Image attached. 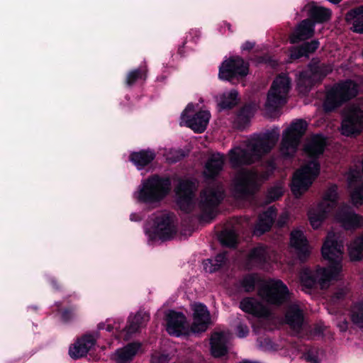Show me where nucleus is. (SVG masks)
Returning a JSON list of instances; mask_svg holds the SVG:
<instances>
[{
	"label": "nucleus",
	"mask_w": 363,
	"mask_h": 363,
	"mask_svg": "<svg viewBox=\"0 0 363 363\" xmlns=\"http://www.w3.org/2000/svg\"><path fill=\"white\" fill-rule=\"evenodd\" d=\"M193 111L194 105L192 104H189L182 113L181 123H184V125L191 128L195 132L202 133L206 130L208 124L211 113L208 111H201L196 113L193 117L190 118L188 116V113Z\"/></svg>",
	"instance_id": "2eb2a0df"
},
{
	"label": "nucleus",
	"mask_w": 363,
	"mask_h": 363,
	"mask_svg": "<svg viewBox=\"0 0 363 363\" xmlns=\"http://www.w3.org/2000/svg\"><path fill=\"white\" fill-rule=\"evenodd\" d=\"M296 82L300 93L306 94L310 92L318 82V62L315 59L296 75Z\"/></svg>",
	"instance_id": "4468645a"
},
{
	"label": "nucleus",
	"mask_w": 363,
	"mask_h": 363,
	"mask_svg": "<svg viewBox=\"0 0 363 363\" xmlns=\"http://www.w3.org/2000/svg\"><path fill=\"white\" fill-rule=\"evenodd\" d=\"M171 182L168 178L153 175L141 182L133 193L134 199L147 205L158 204L170 191Z\"/></svg>",
	"instance_id": "39448f33"
},
{
	"label": "nucleus",
	"mask_w": 363,
	"mask_h": 363,
	"mask_svg": "<svg viewBox=\"0 0 363 363\" xmlns=\"http://www.w3.org/2000/svg\"><path fill=\"white\" fill-rule=\"evenodd\" d=\"M146 73L145 71L135 69L128 73L126 79V84L128 86L133 85L138 79H145Z\"/></svg>",
	"instance_id": "37998d69"
},
{
	"label": "nucleus",
	"mask_w": 363,
	"mask_h": 363,
	"mask_svg": "<svg viewBox=\"0 0 363 363\" xmlns=\"http://www.w3.org/2000/svg\"><path fill=\"white\" fill-rule=\"evenodd\" d=\"M230 339V334L228 331L216 332L211 338V352L213 357L224 356L228 351L227 344Z\"/></svg>",
	"instance_id": "6ab92c4d"
},
{
	"label": "nucleus",
	"mask_w": 363,
	"mask_h": 363,
	"mask_svg": "<svg viewBox=\"0 0 363 363\" xmlns=\"http://www.w3.org/2000/svg\"><path fill=\"white\" fill-rule=\"evenodd\" d=\"M184 152L181 150L169 149L164 153L166 160L169 163L177 162L185 157Z\"/></svg>",
	"instance_id": "79ce46f5"
},
{
	"label": "nucleus",
	"mask_w": 363,
	"mask_h": 363,
	"mask_svg": "<svg viewBox=\"0 0 363 363\" xmlns=\"http://www.w3.org/2000/svg\"><path fill=\"white\" fill-rule=\"evenodd\" d=\"M337 199V188L331 187L325 194L323 203L319 204V219L320 218V211H329L335 203Z\"/></svg>",
	"instance_id": "c9c22d12"
},
{
	"label": "nucleus",
	"mask_w": 363,
	"mask_h": 363,
	"mask_svg": "<svg viewBox=\"0 0 363 363\" xmlns=\"http://www.w3.org/2000/svg\"><path fill=\"white\" fill-rule=\"evenodd\" d=\"M248 73V65L244 60L235 56L225 60L219 67L218 76L220 79L230 80L235 77H244Z\"/></svg>",
	"instance_id": "ddd939ff"
},
{
	"label": "nucleus",
	"mask_w": 363,
	"mask_h": 363,
	"mask_svg": "<svg viewBox=\"0 0 363 363\" xmlns=\"http://www.w3.org/2000/svg\"><path fill=\"white\" fill-rule=\"evenodd\" d=\"M217 102L219 111L230 108L238 104V93L235 89L225 92L217 98Z\"/></svg>",
	"instance_id": "473e14b6"
},
{
	"label": "nucleus",
	"mask_w": 363,
	"mask_h": 363,
	"mask_svg": "<svg viewBox=\"0 0 363 363\" xmlns=\"http://www.w3.org/2000/svg\"><path fill=\"white\" fill-rule=\"evenodd\" d=\"M240 308L245 313L257 317H267L270 311L255 298H245L240 303Z\"/></svg>",
	"instance_id": "4be33fe9"
},
{
	"label": "nucleus",
	"mask_w": 363,
	"mask_h": 363,
	"mask_svg": "<svg viewBox=\"0 0 363 363\" xmlns=\"http://www.w3.org/2000/svg\"><path fill=\"white\" fill-rule=\"evenodd\" d=\"M226 260L225 252L220 253L214 259H208L203 262V269L206 272L212 273L219 269Z\"/></svg>",
	"instance_id": "e433bc0d"
},
{
	"label": "nucleus",
	"mask_w": 363,
	"mask_h": 363,
	"mask_svg": "<svg viewBox=\"0 0 363 363\" xmlns=\"http://www.w3.org/2000/svg\"><path fill=\"white\" fill-rule=\"evenodd\" d=\"M169 361L168 355L154 354L152 356L153 363H167Z\"/></svg>",
	"instance_id": "de8ad7c7"
},
{
	"label": "nucleus",
	"mask_w": 363,
	"mask_h": 363,
	"mask_svg": "<svg viewBox=\"0 0 363 363\" xmlns=\"http://www.w3.org/2000/svg\"><path fill=\"white\" fill-rule=\"evenodd\" d=\"M318 48V42L314 40L311 43H306L301 46L292 47L290 51V59L298 60L302 57H309L310 55L315 52Z\"/></svg>",
	"instance_id": "c85d7f7f"
},
{
	"label": "nucleus",
	"mask_w": 363,
	"mask_h": 363,
	"mask_svg": "<svg viewBox=\"0 0 363 363\" xmlns=\"http://www.w3.org/2000/svg\"><path fill=\"white\" fill-rule=\"evenodd\" d=\"M248 260L252 265H262L271 260L268 248L263 246L255 247L249 254Z\"/></svg>",
	"instance_id": "7c9ffc66"
},
{
	"label": "nucleus",
	"mask_w": 363,
	"mask_h": 363,
	"mask_svg": "<svg viewBox=\"0 0 363 363\" xmlns=\"http://www.w3.org/2000/svg\"><path fill=\"white\" fill-rule=\"evenodd\" d=\"M95 343L96 338L93 335H86L70 346L69 355L74 359L81 358L88 353Z\"/></svg>",
	"instance_id": "aec40b11"
},
{
	"label": "nucleus",
	"mask_w": 363,
	"mask_h": 363,
	"mask_svg": "<svg viewBox=\"0 0 363 363\" xmlns=\"http://www.w3.org/2000/svg\"><path fill=\"white\" fill-rule=\"evenodd\" d=\"M249 333V329L245 324L240 323L237 326L236 334L238 337H245Z\"/></svg>",
	"instance_id": "49530a36"
},
{
	"label": "nucleus",
	"mask_w": 363,
	"mask_h": 363,
	"mask_svg": "<svg viewBox=\"0 0 363 363\" xmlns=\"http://www.w3.org/2000/svg\"><path fill=\"white\" fill-rule=\"evenodd\" d=\"M150 320V315L145 311H140L135 315H131L128 319V324L125 327L128 335L137 332L140 328L146 325Z\"/></svg>",
	"instance_id": "cd10ccee"
},
{
	"label": "nucleus",
	"mask_w": 363,
	"mask_h": 363,
	"mask_svg": "<svg viewBox=\"0 0 363 363\" xmlns=\"http://www.w3.org/2000/svg\"><path fill=\"white\" fill-rule=\"evenodd\" d=\"M155 157V154L151 150H142L131 154L130 160L137 167L141 169L145 166L150 163Z\"/></svg>",
	"instance_id": "2f4dec72"
},
{
	"label": "nucleus",
	"mask_w": 363,
	"mask_h": 363,
	"mask_svg": "<svg viewBox=\"0 0 363 363\" xmlns=\"http://www.w3.org/2000/svg\"><path fill=\"white\" fill-rule=\"evenodd\" d=\"M291 87V81L287 74L278 75L272 82L267 93L265 108L274 111L287 102Z\"/></svg>",
	"instance_id": "0eeeda50"
},
{
	"label": "nucleus",
	"mask_w": 363,
	"mask_h": 363,
	"mask_svg": "<svg viewBox=\"0 0 363 363\" xmlns=\"http://www.w3.org/2000/svg\"><path fill=\"white\" fill-rule=\"evenodd\" d=\"M277 215L275 208L270 206L259 217L258 222L255 228L254 234L261 235L269 230Z\"/></svg>",
	"instance_id": "a878e982"
},
{
	"label": "nucleus",
	"mask_w": 363,
	"mask_h": 363,
	"mask_svg": "<svg viewBox=\"0 0 363 363\" xmlns=\"http://www.w3.org/2000/svg\"><path fill=\"white\" fill-rule=\"evenodd\" d=\"M140 349V343H130L118 349L112 355V359L117 363H127L131 361Z\"/></svg>",
	"instance_id": "393cba45"
},
{
	"label": "nucleus",
	"mask_w": 363,
	"mask_h": 363,
	"mask_svg": "<svg viewBox=\"0 0 363 363\" xmlns=\"http://www.w3.org/2000/svg\"><path fill=\"white\" fill-rule=\"evenodd\" d=\"M166 319L167 331L169 335L179 337L189 334L186 318L182 313L169 311L166 314Z\"/></svg>",
	"instance_id": "f3484780"
},
{
	"label": "nucleus",
	"mask_w": 363,
	"mask_h": 363,
	"mask_svg": "<svg viewBox=\"0 0 363 363\" xmlns=\"http://www.w3.org/2000/svg\"><path fill=\"white\" fill-rule=\"evenodd\" d=\"M220 241L227 247H234L237 243V235L234 230H225L220 235Z\"/></svg>",
	"instance_id": "ea45409f"
},
{
	"label": "nucleus",
	"mask_w": 363,
	"mask_h": 363,
	"mask_svg": "<svg viewBox=\"0 0 363 363\" xmlns=\"http://www.w3.org/2000/svg\"><path fill=\"white\" fill-rule=\"evenodd\" d=\"M308 215L310 223L313 228L315 230L318 229V216L316 213L313 210H310Z\"/></svg>",
	"instance_id": "09e8293b"
},
{
	"label": "nucleus",
	"mask_w": 363,
	"mask_h": 363,
	"mask_svg": "<svg viewBox=\"0 0 363 363\" xmlns=\"http://www.w3.org/2000/svg\"><path fill=\"white\" fill-rule=\"evenodd\" d=\"M193 311V323L190 331L193 333L205 332L211 324L210 313L207 307L200 303H194L191 305Z\"/></svg>",
	"instance_id": "dca6fc26"
},
{
	"label": "nucleus",
	"mask_w": 363,
	"mask_h": 363,
	"mask_svg": "<svg viewBox=\"0 0 363 363\" xmlns=\"http://www.w3.org/2000/svg\"><path fill=\"white\" fill-rule=\"evenodd\" d=\"M315 26V23L311 21L303 20L290 35V43L294 44L310 38L314 33Z\"/></svg>",
	"instance_id": "5701e85b"
},
{
	"label": "nucleus",
	"mask_w": 363,
	"mask_h": 363,
	"mask_svg": "<svg viewBox=\"0 0 363 363\" xmlns=\"http://www.w3.org/2000/svg\"><path fill=\"white\" fill-rule=\"evenodd\" d=\"M351 320L357 327L363 328V300L352 306Z\"/></svg>",
	"instance_id": "58836bf2"
},
{
	"label": "nucleus",
	"mask_w": 363,
	"mask_h": 363,
	"mask_svg": "<svg viewBox=\"0 0 363 363\" xmlns=\"http://www.w3.org/2000/svg\"><path fill=\"white\" fill-rule=\"evenodd\" d=\"M268 166H269L270 171L274 170L276 167V165L273 162H269Z\"/></svg>",
	"instance_id": "13d9d810"
},
{
	"label": "nucleus",
	"mask_w": 363,
	"mask_h": 363,
	"mask_svg": "<svg viewBox=\"0 0 363 363\" xmlns=\"http://www.w3.org/2000/svg\"><path fill=\"white\" fill-rule=\"evenodd\" d=\"M303 152L309 160L306 164L294 173L291 184V191L296 197H299L308 190L318 173V135L314 134L306 140Z\"/></svg>",
	"instance_id": "7ed1b4c3"
},
{
	"label": "nucleus",
	"mask_w": 363,
	"mask_h": 363,
	"mask_svg": "<svg viewBox=\"0 0 363 363\" xmlns=\"http://www.w3.org/2000/svg\"><path fill=\"white\" fill-rule=\"evenodd\" d=\"M69 313H70L69 311H68L67 310L63 312L62 317L65 321H67L69 319V317L68 316Z\"/></svg>",
	"instance_id": "5fc2aeb1"
},
{
	"label": "nucleus",
	"mask_w": 363,
	"mask_h": 363,
	"mask_svg": "<svg viewBox=\"0 0 363 363\" xmlns=\"http://www.w3.org/2000/svg\"><path fill=\"white\" fill-rule=\"evenodd\" d=\"M331 16V11L322 6H319V23L328 21Z\"/></svg>",
	"instance_id": "a18cd8bd"
},
{
	"label": "nucleus",
	"mask_w": 363,
	"mask_h": 363,
	"mask_svg": "<svg viewBox=\"0 0 363 363\" xmlns=\"http://www.w3.org/2000/svg\"><path fill=\"white\" fill-rule=\"evenodd\" d=\"M253 47H254V43H253L245 42L242 45V50H249L252 49Z\"/></svg>",
	"instance_id": "864d4df0"
},
{
	"label": "nucleus",
	"mask_w": 363,
	"mask_h": 363,
	"mask_svg": "<svg viewBox=\"0 0 363 363\" xmlns=\"http://www.w3.org/2000/svg\"><path fill=\"white\" fill-rule=\"evenodd\" d=\"M240 363H257V362H251V361H248V360H244Z\"/></svg>",
	"instance_id": "bf43d9fd"
},
{
	"label": "nucleus",
	"mask_w": 363,
	"mask_h": 363,
	"mask_svg": "<svg viewBox=\"0 0 363 363\" xmlns=\"http://www.w3.org/2000/svg\"><path fill=\"white\" fill-rule=\"evenodd\" d=\"M286 320L291 328L297 332L299 331L303 323L302 311L296 305L290 306L286 313Z\"/></svg>",
	"instance_id": "c756f323"
},
{
	"label": "nucleus",
	"mask_w": 363,
	"mask_h": 363,
	"mask_svg": "<svg viewBox=\"0 0 363 363\" xmlns=\"http://www.w3.org/2000/svg\"><path fill=\"white\" fill-rule=\"evenodd\" d=\"M289 219V213L286 211L284 212L280 216V217L277 221V225L279 227H282L288 222Z\"/></svg>",
	"instance_id": "8fccbe9b"
},
{
	"label": "nucleus",
	"mask_w": 363,
	"mask_h": 363,
	"mask_svg": "<svg viewBox=\"0 0 363 363\" xmlns=\"http://www.w3.org/2000/svg\"><path fill=\"white\" fill-rule=\"evenodd\" d=\"M358 91L357 84L352 80H346L337 84L327 94L324 103L325 110L326 111L334 110L344 102L354 97Z\"/></svg>",
	"instance_id": "9b49d317"
},
{
	"label": "nucleus",
	"mask_w": 363,
	"mask_h": 363,
	"mask_svg": "<svg viewBox=\"0 0 363 363\" xmlns=\"http://www.w3.org/2000/svg\"><path fill=\"white\" fill-rule=\"evenodd\" d=\"M224 161V155L218 152L213 154L206 164L205 177L212 178L218 175L223 169Z\"/></svg>",
	"instance_id": "bb28decb"
},
{
	"label": "nucleus",
	"mask_w": 363,
	"mask_h": 363,
	"mask_svg": "<svg viewBox=\"0 0 363 363\" xmlns=\"http://www.w3.org/2000/svg\"><path fill=\"white\" fill-rule=\"evenodd\" d=\"M196 188V182L182 181L176 189L177 203L180 208L186 212L198 208L201 211L200 220L209 222L216 216L217 206L223 198V186L216 182L211 183L202 191L199 201L194 199Z\"/></svg>",
	"instance_id": "f257e3e1"
},
{
	"label": "nucleus",
	"mask_w": 363,
	"mask_h": 363,
	"mask_svg": "<svg viewBox=\"0 0 363 363\" xmlns=\"http://www.w3.org/2000/svg\"><path fill=\"white\" fill-rule=\"evenodd\" d=\"M258 295L269 305L279 306L289 299V291L280 279H269L258 287Z\"/></svg>",
	"instance_id": "6e6552de"
},
{
	"label": "nucleus",
	"mask_w": 363,
	"mask_h": 363,
	"mask_svg": "<svg viewBox=\"0 0 363 363\" xmlns=\"http://www.w3.org/2000/svg\"><path fill=\"white\" fill-rule=\"evenodd\" d=\"M343 295V293H341L340 296H337V298H340V296H342Z\"/></svg>",
	"instance_id": "680f3d73"
},
{
	"label": "nucleus",
	"mask_w": 363,
	"mask_h": 363,
	"mask_svg": "<svg viewBox=\"0 0 363 363\" xmlns=\"http://www.w3.org/2000/svg\"><path fill=\"white\" fill-rule=\"evenodd\" d=\"M268 177V173L259 174L254 169H241L234 179L235 190L240 196L251 195L259 189L263 181Z\"/></svg>",
	"instance_id": "9d476101"
},
{
	"label": "nucleus",
	"mask_w": 363,
	"mask_h": 363,
	"mask_svg": "<svg viewBox=\"0 0 363 363\" xmlns=\"http://www.w3.org/2000/svg\"><path fill=\"white\" fill-rule=\"evenodd\" d=\"M337 327L341 332H345L348 327V323L345 319H342L337 323Z\"/></svg>",
	"instance_id": "3c124183"
},
{
	"label": "nucleus",
	"mask_w": 363,
	"mask_h": 363,
	"mask_svg": "<svg viewBox=\"0 0 363 363\" xmlns=\"http://www.w3.org/2000/svg\"><path fill=\"white\" fill-rule=\"evenodd\" d=\"M99 328V329H106L108 331H111L113 329V327H111L110 325L105 328L104 324H100Z\"/></svg>",
	"instance_id": "6e6d98bb"
},
{
	"label": "nucleus",
	"mask_w": 363,
	"mask_h": 363,
	"mask_svg": "<svg viewBox=\"0 0 363 363\" xmlns=\"http://www.w3.org/2000/svg\"><path fill=\"white\" fill-rule=\"evenodd\" d=\"M323 257L328 260L329 266L319 271V289L329 286L331 281L336 279L342 270L343 240L340 236L329 233L321 249Z\"/></svg>",
	"instance_id": "20e7f679"
},
{
	"label": "nucleus",
	"mask_w": 363,
	"mask_h": 363,
	"mask_svg": "<svg viewBox=\"0 0 363 363\" xmlns=\"http://www.w3.org/2000/svg\"><path fill=\"white\" fill-rule=\"evenodd\" d=\"M311 363H317V362H316V360L314 359V360H311Z\"/></svg>",
	"instance_id": "052dcab7"
},
{
	"label": "nucleus",
	"mask_w": 363,
	"mask_h": 363,
	"mask_svg": "<svg viewBox=\"0 0 363 363\" xmlns=\"http://www.w3.org/2000/svg\"><path fill=\"white\" fill-rule=\"evenodd\" d=\"M347 186L352 203L355 206L363 203V182L359 172L352 169L347 174Z\"/></svg>",
	"instance_id": "a211bd4d"
},
{
	"label": "nucleus",
	"mask_w": 363,
	"mask_h": 363,
	"mask_svg": "<svg viewBox=\"0 0 363 363\" xmlns=\"http://www.w3.org/2000/svg\"><path fill=\"white\" fill-rule=\"evenodd\" d=\"M257 274H250L244 276L239 281L240 287L246 292L252 291L256 285H259L263 281Z\"/></svg>",
	"instance_id": "f704fd0d"
},
{
	"label": "nucleus",
	"mask_w": 363,
	"mask_h": 363,
	"mask_svg": "<svg viewBox=\"0 0 363 363\" xmlns=\"http://www.w3.org/2000/svg\"><path fill=\"white\" fill-rule=\"evenodd\" d=\"M346 19L352 24L354 32L363 33V6L348 12Z\"/></svg>",
	"instance_id": "72a5a7b5"
},
{
	"label": "nucleus",
	"mask_w": 363,
	"mask_h": 363,
	"mask_svg": "<svg viewBox=\"0 0 363 363\" xmlns=\"http://www.w3.org/2000/svg\"><path fill=\"white\" fill-rule=\"evenodd\" d=\"M279 135V130L275 127L264 133L254 134L234 145L228 152L230 166L233 168H239L259 161L274 147Z\"/></svg>",
	"instance_id": "f03ea898"
},
{
	"label": "nucleus",
	"mask_w": 363,
	"mask_h": 363,
	"mask_svg": "<svg viewBox=\"0 0 363 363\" xmlns=\"http://www.w3.org/2000/svg\"><path fill=\"white\" fill-rule=\"evenodd\" d=\"M363 130V105L353 104L347 106L342 113L341 133L346 136L359 133Z\"/></svg>",
	"instance_id": "f8f14e48"
},
{
	"label": "nucleus",
	"mask_w": 363,
	"mask_h": 363,
	"mask_svg": "<svg viewBox=\"0 0 363 363\" xmlns=\"http://www.w3.org/2000/svg\"><path fill=\"white\" fill-rule=\"evenodd\" d=\"M348 250L352 260L357 261L363 257V234L350 245Z\"/></svg>",
	"instance_id": "4c0bfd02"
},
{
	"label": "nucleus",
	"mask_w": 363,
	"mask_h": 363,
	"mask_svg": "<svg viewBox=\"0 0 363 363\" xmlns=\"http://www.w3.org/2000/svg\"><path fill=\"white\" fill-rule=\"evenodd\" d=\"M130 218L133 221H136V220L140 219L139 216H137L136 213H131L130 216Z\"/></svg>",
	"instance_id": "4d7b16f0"
},
{
	"label": "nucleus",
	"mask_w": 363,
	"mask_h": 363,
	"mask_svg": "<svg viewBox=\"0 0 363 363\" xmlns=\"http://www.w3.org/2000/svg\"><path fill=\"white\" fill-rule=\"evenodd\" d=\"M177 228L172 215L165 211L153 215L145 228L149 241L169 240L176 234Z\"/></svg>",
	"instance_id": "423d86ee"
},
{
	"label": "nucleus",
	"mask_w": 363,
	"mask_h": 363,
	"mask_svg": "<svg viewBox=\"0 0 363 363\" xmlns=\"http://www.w3.org/2000/svg\"><path fill=\"white\" fill-rule=\"evenodd\" d=\"M284 192V188L281 185H278L271 188L268 191V197L271 201L278 199Z\"/></svg>",
	"instance_id": "c03bdc74"
},
{
	"label": "nucleus",
	"mask_w": 363,
	"mask_h": 363,
	"mask_svg": "<svg viewBox=\"0 0 363 363\" xmlns=\"http://www.w3.org/2000/svg\"><path fill=\"white\" fill-rule=\"evenodd\" d=\"M345 229H352L363 225V218L354 213L348 207L341 209L336 217Z\"/></svg>",
	"instance_id": "b1692460"
},
{
	"label": "nucleus",
	"mask_w": 363,
	"mask_h": 363,
	"mask_svg": "<svg viewBox=\"0 0 363 363\" xmlns=\"http://www.w3.org/2000/svg\"><path fill=\"white\" fill-rule=\"evenodd\" d=\"M326 145V140L323 137H322L320 135H319V155L323 152V148L325 145Z\"/></svg>",
	"instance_id": "603ef678"
},
{
	"label": "nucleus",
	"mask_w": 363,
	"mask_h": 363,
	"mask_svg": "<svg viewBox=\"0 0 363 363\" xmlns=\"http://www.w3.org/2000/svg\"><path fill=\"white\" fill-rule=\"evenodd\" d=\"M306 128V122L299 119L292 122L283 132L279 149L283 157L291 158L295 155Z\"/></svg>",
	"instance_id": "1a4fd4ad"
},
{
	"label": "nucleus",
	"mask_w": 363,
	"mask_h": 363,
	"mask_svg": "<svg viewBox=\"0 0 363 363\" xmlns=\"http://www.w3.org/2000/svg\"><path fill=\"white\" fill-rule=\"evenodd\" d=\"M301 281L303 290L306 293L310 294L313 287L315 285V279L311 275L308 271H305L301 276Z\"/></svg>",
	"instance_id": "a19ab883"
},
{
	"label": "nucleus",
	"mask_w": 363,
	"mask_h": 363,
	"mask_svg": "<svg viewBox=\"0 0 363 363\" xmlns=\"http://www.w3.org/2000/svg\"><path fill=\"white\" fill-rule=\"evenodd\" d=\"M290 244L301 260L305 259L311 252L307 240L303 232L299 230L291 232Z\"/></svg>",
	"instance_id": "412c9836"
}]
</instances>
